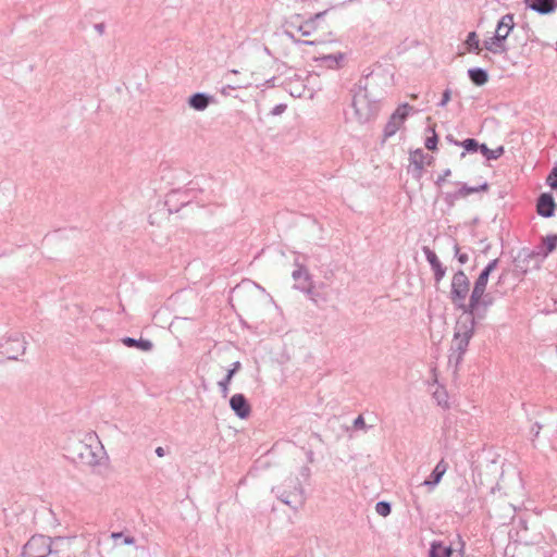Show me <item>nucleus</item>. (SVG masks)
Listing matches in <instances>:
<instances>
[{
  "label": "nucleus",
  "instance_id": "1",
  "mask_svg": "<svg viewBox=\"0 0 557 557\" xmlns=\"http://www.w3.org/2000/svg\"><path fill=\"white\" fill-rule=\"evenodd\" d=\"M374 77H364L359 79L356 88L352 90L351 108L354 117L359 124H364L373 120L380 111L381 97L375 95L372 89Z\"/></svg>",
  "mask_w": 557,
  "mask_h": 557
},
{
  "label": "nucleus",
  "instance_id": "2",
  "mask_svg": "<svg viewBox=\"0 0 557 557\" xmlns=\"http://www.w3.org/2000/svg\"><path fill=\"white\" fill-rule=\"evenodd\" d=\"M474 321L470 315H462L456 324L450 346L449 362L458 364L462 360L469 342L474 334Z\"/></svg>",
  "mask_w": 557,
  "mask_h": 557
},
{
  "label": "nucleus",
  "instance_id": "3",
  "mask_svg": "<svg viewBox=\"0 0 557 557\" xmlns=\"http://www.w3.org/2000/svg\"><path fill=\"white\" fill-rule=\"evenodd\" d=\"M27 342L22 333L13 332L0 337V354L8 360H18L25 354Z\"/></svg>",
  "mask_w": 557,
  "mask_h": 557
},
{
  "label": "nucleus",
  "instance_id": "4",
  "mask_svg": "<svg viewBox=\"0 0 557 557\" xmlns=\"http://www.w3.org/2000/svg\"><path fill=\"white\" fill-rule=\"evenodd\" d=\"M197 188L194 182L188 184V187L184 189L171 190L164 201V206L168 208L169 213L178 212L181 208L189 205L194 198H196Z\"/></svg>",
  "mask_w": 557,
  "mask_h": 557
},
{
  "label": "nucleus",
  "instance_id": "5",
  "mask_svg": "<svg viewBox=\"0 0 557 557\" xmlns=\"http://www.w3.org/2000/svg\"><path fill=\"white\" fill-rule=\"evenodd\" d=\"M470 290V281L462 270L457 271L451 278L450 299L458 308L465 309L467 296Z\"/></svg>",
  "mask_w": 557,
  "mask_h": 557
},
{
  "label": "nucleus",
  "instance_id": "6",
  "mask_svg": "<svg viewBox=\"0 0 557 557\" xmlns=\"http://www.w3.org/2000/svg\"><path fill=\"white\" fill-rule=\"evenodd\" d=\"M51 537L36 534L33 535L23 546L20 557H34L41 554H54Z\"/></svg>",
  "mask_w": 557,
  "mask_h": 557
},
{
  "label": "nucleus",
  "instance_id": "7",
  "mask_svg": "<svg viewBox=\"0 0 557 557\" xmlns=\"http://www.w3.org/2000/svg\"><path fill=\"white\" fill-rule=\"evenodd\" d=\"M497 263L498 259L492 260L478 276L476 281L474 282L472 293L470 295V307H478V304H480V300L486 289L488 276L496 269Z\"/></svg>",
  "mask_w": 557,
  "mask_h": 557
},
{
  "label": "nucleus",
  "instance_id": "8",
  "mask_svg": "<svg viewBox=\"0 0 557 557\" xmlns=\"http://www.w3.org/2000/svg\"><path fill=\"white\" fill-rule=\"evenodd\" d=\"M410 112H413V107L408 103L400 104L395 112L391 115L388 122L386 123L383 135L384 138H389L396 134V132L400 128L403 123L406 121Z\"/></svg>",
  "mask_w": 557,
  "mask_h": 557
},
{
  "label": "nucleus",
  "instance_id": "9",
  "mask_svg": "<svg viewBox=\"0 0 557 557\" xmlns=\"http://www.w3.org/2000/svg\"><path fill=\"white\" fill-rule=\"evenodd\" d=\"M75 450L77 453V459L82 465L95 467L100 463V459L102 456L95 451L91 447V445L84 444L79 442Z\"/></svg>",
  "mask_w": 557,
  "mask_h": 557
},
{
  "label": "nucleus",
  "instance_id": "10",
  "mask_svg": "<svg viewBox=\"0 0 557 557\" xmlns=\"http://www.w3.org/2000/svg\"><path fill=\"white\" fill-rule=\"evenodd\" d=\"M297 269L293 271L292 277L295 281V288L311 294L312 293V281L311 275L308 272L307 268L299 264L298 262L295 263Z\"/></svg>",
  "mask_w": 557,
  "mask_h": 557
},
{
  "label": "nucleus",
  "instance_id": "11",
  "mask_svg": "<svg viewBox=\"0 0 557 557\" xmlns=\"http://www.w3.org/2000/svg\"><path fill=\"white\" fill-rule=\"evenodd\" d=\"M230 407L239 419H247L251 413V406L242 393L234 394L230 398Z\"/></svg>",
  "mask_w": 557,
  "mask_h": 557
},
{
  "label": "nucleus",
  "instance_id": "12",
  "mask_svg": "<svg viewBox=\"0 0 557 557\" xmlns=\"http://www.w3.org/2000/svg\"><path fill=\"white\" fill-rule=\"evenodd\" d=\"M447 469L448 463L444 459H441L432 470L431 474L422 483H420V486H423L429 492H432L441 482Z\"/></svg>",
  "mask_w": 557,
  "mask_h": 557
},
{
  "label": "nucleus",
  "instance_id": "13",
  "mask_svg": "<svg viewBox=\"0 0 557 557\" xmlns=\"http://www.w3.org/2000/svg\"><path fill=\"white\" fill-rule=\"evenodd\" d=\"M513 15L505 14L497 23L494 39L498 42L505 44V40L513 29Z\"/></svg>",
  "mask_w": 557,
  "mask_h": 557
},
{
  "label": "nucleus",
  "instance_id": "14",
  "mask_svg": "<svg viewBox=\"0 0 557 557\" xmlns=\"http://www.w3.org/2000/svg\"><path fill=\"white\" fill-rule=\"evenodd\" d=\"M493 304V298L490 295L483 294L480 304H478V307H470V302L468 304L467 308L463 311V315H470L473 318V321L475 322V319H484L487 308Z\"/></svg>",
  "mask_w": 557,
  "mask_h": 557
},
{
  "label": "nucleus",
  "instance_id": "15",
  "mask_svg": "<svg viewBox=\"0 0 557 557\" xmlns=\"http://www.w3.org/2000/svg\"><path fill=\"white\" fill-rule=\"evenodd\" d=\"M555 200L553 196L548 193L542 194L536 203V211L543 218H550L554 215L555 211Z\"/></svg>",
  "mask_w": 557,
  "mask_h": 557
},
{
  "label": "nucleus",
  "instance_id": "16",
  "mask_svg": "<svg viewBox=\"0 0 557 557\" xmlns=\"http://www.w3.org/2000/svg\"><path fill=\"white\" fill-rule=\"evenodd\" d=\"M212 102L213 96L206 92H195L187 100L188 106L196 111L206 110Z\"/></svg>",
  "mask_w": 557,
  "mask_h": 557
},
{
  "label": "nucleus",
  "instance_id": "17",
  "mask_svg": "<svg viewBox=\"0 0 557 557\" xmlns=\"http://www.w3.org/2000/svg\"><path fill=\"white\" fill-rule=\"evenodd\" d=\"M344 60H345V53H343V52L322 54L320 57L314 58V61L320 66H325V67L332 69V70L342 67V63Z\"/></svg>",
  "mask_w": 557,
  "mask_h": 557
},
{
  "label": "nucleus",
  "instance_id": "18",
  "mask_svg": "<svg viewBox=\"0 0 557 557\" xmlns=\"http://www.w3.org/2000/svg\"><path fill=\"white\" fill-rule=\"evenodd\" d=\"M529 8L541 15L552 14L557 9V0H527Z\"/></svg>",
  "mask_w": 557,
  "mask_h": 557
},
{
  "label": "nucleus",
  "instance_id": "19",
  "mask_svg": "<svg viewBox=\"0 0 557 557\" xmlns=\"http://www.w3.org/2000/svg\"><path fill=\"white\" fill-rule=\"evenodd\" d=\"M242 363L239 361H235L231 364V368L227 370L225 376L218 382V386L220 388L221 396L226 398L230 393V384L234 377V375L240 370Z\"/></svg>",
  "mask_w": 557,
  "mask_h": 557
},
{
  "label": "nucleus",
  "instance_id": "20",
  "mask_svg": "<svg viewBox=\"0 0 557 557\" xmlns=\"http://www.w3.org/2000/svg\"><path fill=\"white\" fill-rule=\"evenodd\" d=\"M423 251L434 272L435 281L438 283L445 276L446 268L443 267L436 253L432 251L429 247H423Z\"/></svg>",
  "mask_w": 557,
  "mask_h": 557
},
{
  "label": "nucleus",
  "instance_id": "21",
  "mask_svg": "<svg viewBox=\"0 0 557 557\" xmlns=\"http://www.w3.org/2000/svg\"><path fill=\"white\" fill-rule=\"evenodd\" d=\"M326 13L327 10L315 13L314 15L310 16L308 20H306L304 23L299 25L298 30L305 37L312 35L317 30L320 20H322L326 15Z\"/></svg>",
  "mask_w": 557,
  "mask_h": 557
},
{
  "label": "nucleus",
  "instance_id": "22",
  "mask_svg": "<svg viewBox=\"0 0 557 557\" xmlns=\"http://www.w3.org/2000/svg\"><path fill=\"white\" fill-rule=\"evenodd\" d=\"M430 392L432 394V397L441 407H447L448 406V395L445 388L437 384V379H434L433 383L429 384Z\"/></svg>",
  "mask_w": 557,
  "mask_h": 557
},
{
  "label": "nucleus",
  "instance_id": "23",
  "mask_svg": "<svg viewBox=\"0 0 557 557\" xmlns=\"http://www.w3.org/2000/svg\"><path fill=\"white\" fill-rule=\"evenodd\" d=\"M121 342L128 348H137L141 351H150L153 348L152 342L146 338L136 339L133 337L125 336L121 339Z\"/></svg>",
  "mask_w": 557,
  "mask_h": 557
},
{
  "label": "nucleus",
  "instance_id": "24",
  "mask_svg": "<svg viewBox=\"0 0 557 557\" xmlns=\"http://www.w3.org/2000/svg\"><path fill=\"white\" fill-rule=\"evenodd\" d=\"M429 557H454L450 546L443 545L442 542H432L429 550Z\"/></svg>",
  "mask_w": 557,
  "mask_h": 557
},
{
  "label": "nucleus",
  "instance_id": "25",
  "mask_svg": "<svg viewBox=\"0 0 557 557\" xmlns=\"http://www.w3.org/2000/svg\"><path fill=\"white\" fill-rule=\"evenodd\" d=\"M299 494L302 493V488L299 487ZM277 498L285 505H288L293 508H297V505H300L302 503L301 495L295 494V493H288L286 491H283L281 494H277Z\"/></svg>",
  "mask_w": 557,
  "mask_h": 557
},
{
  "label": "nucleus",
  "instance_id": "26",
  "mask_svg": "<svg viewBox=\"0 0 557 557\" xmlns=\"http://www.w3.org/2000/svg\"><path fill=\"white\" fill-rule=\"evenodd\" d=\"M468 75L471 82L476 86H483L488 81V74L481 67H473L468 70Z\"/></svg>",
  "mask_w": 557,
  "mask_h": 557
},
{
  "label": "nucleus",
  "instance_id": "27",
  "mask_svg": "<svg viewBox=\"0 0 557 557\" xmlns=\"http://www.w3.org/2000/svg\"><path fill=\"white\" fill-rule=\"evenodd\" d=\"M488 189V184L487 183H484L478 187H469L467 185H463L459 190H457L453 197L455 199H458V198H465L467 196H469L470 194H473V193H478L480 190H487Z\"/></svg>",
  "mask_w": 557,
  "mask_h": 557
},
{
  "label": "nucleus",
  "instance_id": "28",
  "mask_svg": "<svg viewBox=\"0 0 557 557\" xmlns=\"http://www.w3.org/2000/svg\"><path fill=\"white\" fill-rule=\"evenodd\" d=\"M480 151L487 160H496L504 153V147L499 146L496 149H490L485 144H482Z\"/></svg>",
  "mask_w": 557,
  "mask_h": 557
},
{
  "label": "nucleus",
  "instance_id": "29",
  "mask_svg": "<svg viewBox=\"0 0 557 557\" xmlns=\"http://www.w3.org/2000/svg\"><path fill=\"white\" fill-rule=\"evenodd\" d=\"M484 48L495 54L504 53L507 50L505 44L495 40L494 36L484 41Z\"/></svg>",
  "mask_w": 557,
  "mask_h": 557
},
{
  "label": "nucleus",
  "instance_id": "30",
  "mask_svg": "<svg viewBox=\"0 0 557 557\" xmlns=\"http://www.w3.org/2000/svg\"><path fill=\"white\" fill-rule=\"evenodd\" d=\"M409 165L407 169V173L412 176V178H418V149L410 150V157H409Z\"/></svg>",
  "mask_w": 557,
  "mask_h": 557
},
{
  "label": "nucleus",
  "instance_id": "31",
  "mask_svg": "<svg viewBox=\"0 0 557 557\" xmlns=\"http://www.w3.org/2000/svg\"><path fill=\"white\" fill-rule=\"evenodd\" d=\"M479 44H480V41H479V37H478L476 33L470 32L466 39V45L468 47V50L475 51L476 53H479V51H480Z\"/></svg>",
  "mask_w": 557,
  "mask_h": 557
},
{
  "label": "nucleus",
  "instance_id": "32",
  "mask_svg": "<svg viewBox=\"0 0 557 557\" xmlns=\"http://www.w3.org/2000/svg\"><path fill=\"white\" fill-rule=\"evenodd\" d=\"M375 511L382 517H387L392 512V504L386 500H380L375 505Z\"/></svg>",
  "mask_w": 557,
  "mask_h": 557
},
{
  "label": "nucleus",
  "instance_id": "33",
  "mask_svg": "<svg viewBox=\"0 0 557 557\" xmlns=\"http://www.w3.org/2000/svg\"><path fill=\"white\" fill-rule=\"evenodd\" d=\"M111 537L115 541L121 540L124 545H133L135 543L133 536L124 535L123 532H112Z\"/></svg>",
  "mask_w": 557,
  "mask_h": 557
},
{
  "label": "nucleus",
  "instance_id": "34",
  "mask_svg": "<svg viewBox=\"0 0 557 557\" xmlns=\"http://www.w3.org/2000/svg\"><path fill=\"white\" fill-rule=\"evenodd\" d=\"M466 151L468 152H475L476 150L480 149V146L479 143L473 139V138H468L466 140H463L461 144H460Z\"/></svg>",
  "mask_w": 557,
  "mask_h": 557
},
{
  "label": "nucleus",
  "instance_id": "35",
  "mask_svg": "<svg viewBox=\"0 0 557 557\" xmlns=\"http://www.w3.org/2000/svg\"><path fill=\"white\" fill-rule=\"evenodd\" d=\"M428 131L432 132V136H428L425 138L424 145L426 149L434 150L437 145V135L435 134L434 129H432L430 126L428 127Z\"/></svg>",
  "mask_w": 557,
  "mask_h": 557
},
{
  "label": "nucleus",
  "instance_id": "36",
  "mask_svg": "<svg viewBox=\"0 0 557 557\" xmlns=\"http://www.w3.org/2000/svg\"><path fill=\"white\" fill-rule=\"evenodd\" d=\"M544 243L546 245V255L555 250L557 246V235H548L545 237Z\"/></svg>",
  "mask_w": 557,
  "mask_h": 557
},
{
  "label": "nucleus",
  "instance_id": "37",
  "mask_svg": "<svg viewBox=\"0 0 557 557\" xmlns=\"http://www.w3.org/2000/svg\"><path fill=\"white\" fill-rule=\"evenodd\" d=\"M370 426L366 424L364 419L361 414L358 416L352 422V429L355 430H368Z\"/></svg>",
  "mask_w": 557,
  "mask_h": 557
},
{
  "label": "nucleus",
  "instance_id": "38",
  "mask_svg": "<svg viewBox=\"0 0 557 557\" xmlns=\"http://www.w3.org/2000/svg\"><path fill=\"white\" fill-rule=\"evenodd\" d=\"M455 249V256L457 257L458 261L461 263V264H465L468 262L469 260V257L467 253L465 252H460V248L458 245H455L454 247Z\"/></svg>",
  "mask_w": 557,
  "mask_h": 557
},
{
  "label": "nucleus",
  "instance_id": "39",
  "mask_svg": "<svg viewBox=\"0 0 557 557\" xmlns=\"http://www.w3.org/2000/svg\"><path fill=\"white\" fill-rule=\"evenodd\" d=\"M547 182L553 189L557 190V168H554L550 172Z\"/></svg>",
  "mask_w": 557,
  "mask_h": 557
},
{
  "label": "nucleus",
  "instance_id": "40",
  "mask_svg": "<svg viewBox=\"0 0 557 557\" xmlns=\"http://www.w3.org/2000/svg\"><path fill=\"white\" fill-rule=\"evenodd\" d=\"M289 35V37L294 40L295 44H300V45H307V46H314V45H318L320 44L321 41L315 39V40H300V39H295L294 35L287 33Z\"/></svg>",
  "mask_w": 557,
  "mask_h": 557
},
{
  "label": "nucleus",
  "instance_id": "41",
  "mask_svg": "<svg viewBox=\"0 0 557 557\" xmlns=\"http://www.w3.org/2000/svg\"><path fill=\"white\" fill-rule=\"evenodd\" d=\"M286 104L284 103H280V104H276L272 110H271V114L272 115H280L282 114L285 110H286Z\"/></svg>",
  "mask_w": 557,
  "mask_h": 557
},
{
  "label": "nucleus",
  "instance_id": "42",
  "mask_svg": "<svg viewBox=\"0 0 557 557\" xmlns=\"http://www.w3.org/2000/svg\"><path fill=\"white\" fill-rule=\"evenodd\" d=\"M450 100V90L449 89H446L444 92H443V97H442V100L441 102L438 103V106L441 107H444L447 104V102Z\"/></svg>",
  "mask_w": 557,
  "mask_h": 557
},
{
  "label": "nucleus",
  "instance_id": "43",
  "mask_svg": "<svg viewBox=\"0 0 557 557\" xmlns=\"http://www.w3.org/2000/svg\"><path fill=\"white\" fill-rule=\"evenodd\" d=\"M542 430V425L540 423H535L532 428H531V433L533 434L534 437H537L540 432Z\"/></svg>",
  "mask_w": 557,
  "mask_h": 557
},
{
  "label": "nucleus",
  "instance_id": "44",
  "mask_svg": "<svg viewBox=\"0 0 557 557\" xmlns=\"http://www.w3.org/2000/svg\"><path fill=\"white\" fill-rule=\"evenodd\" d=\"M94 28L95 30L99 34V35H103L104 33V29H106V25L104 23H97L94 25Z\"/></svg>",
  "mask_w": 557,
  "mask_h": 557
},
{
  "label": "nucleus",
  "instance_id": "45",
  "mask_svg": "<svg viewBox=\"0 0 557 557\" xmlns=\"http://www.w3.org/2000/svg\"><path fill=\"white\" fill-rule=\"evenodd\" d=\"M300 474L305 478H309L310 476V468L307 466L302 467L300 470Z\"/></svg>",
  "mask_w": 557,
  "mask_h": 557
},
{
  "label": "nucleus",
  "instance_id": "46",
  "mask_svg": "<svg viewBox=\"0 0 557 557\" xmlns=\"http://www.w3.org/2000/svg\"><path fill=\"white\" fill-rule=\"evenodd\" d=\"M154 451H156V455H157L158 457H163V456H165V449H164L163 447H161V446L157 447Z\"/></svg>",
  "mask_w": 557,
  "mask_h": 557
},
{
  "label": "nucleus",
  "instance_id": "47",
  "mask_svg": "<svg viewBox=\"0 0 557 557\" xmlns=\"http://www.w3.org/2000/svg\"><path fill=\"white\" fill-rule=\"evenodd\" d=\"M307 459H308V461H309V462H313V460H314V454H313V451H312V450H308V451H307Z\"/></svg>",
  "mask_w": 557,
  "mask_h": 557
},
{
  "label": "nucleus",
  "instance_id": "48",
  "mask_svg": "<svg viewBox=\"0 0 557 557\" xmlns=\"http://www.w3.org/2000/svg\"><path fill=\"white\" fill-rule=\"evenodd\" d=\"M447 139H448L449 141H453L455 145H460L458 141H454V140H453V138H450V136H447Z\"/></svg>",
  "mask_w": 557,
  "mask_h": 557
},
{
  "label": "nucleus",
  "instance_id": "49",
  "mask_svg": "<svg viewBox=\"0 0 557 557\" xmlns=\"http://www.w3.org/2000/svg\"><path fill=\"white\" fill-rule=\"evenodd\" d=\"M407 196L411 199V193L407 190Z\"/></svg>",
  "mask_w": 557,
  "mask_h": 557
},
{
  "label": "nucleus",
  "instance_id": "50",
  "mask_svg": "<svg viewBox=\"0 0 557 557\" xmlns=\"http://www.w3.org/2000/svg\"><path fill=\"white\" fill-rule=\"evenodd\" d=\"M449 174H450V171H449V170H447V171L445 172V175H449Z\"/></svg>",
  "mask_w": 557,
  "mask_h": 557
}]
</instances>
